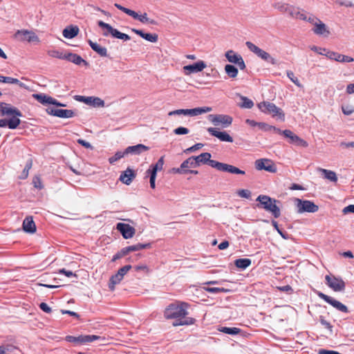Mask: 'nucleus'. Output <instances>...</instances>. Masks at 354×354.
Here are the masks:
<instances>
[{
	"label": "nucleus",
	"mask_w": 354,
	"mask_h": 354,
	"mask_svg": "<svg viewBox=\"0 0 354 354\" xmlns=\"http://www.w3.org/2000/svg\"><path fill=\"white\" fill-rule=\"evenodd\" d=\"M189 305L185 302H175L169 305L165 310L164 315L166 319H174V326L183 325H192L195 319L192 317H187Z\"/></svg>",
	"instance_id": "nucleus-1"
},
{
	"label": "nucleus",
	"mask_w": 354,
	"mask_h": 354,
	"mask_svg": "<svg viewBox=\"0 0 354 354\" xmlns=\"http://www.w3.org/2000/svg\"><path fill=\"white\" fill-rule=\"evenodd\" d=\"M21 113L10 104L1 103V127L15 129L20 124Z\"/></svg>",
	"instance_id": "nucleus-2"
},
{
	"label": "nucleus",
	"mask_w": 354,
	"mask_h": 354,
	"mask_svg": "<svg viewBox=\"0 0 354 354\" xmlns=\"http://www.w3.org/2000/svg\"><path fill=\"white\" fill-rule=\"evenodd\" d=\"M257 201L259 203L257 205L258 207H262L266 211L271 213L275 218H278L280 216L281 211L277 205V200L267 195H259L257 198Z\"/></svg>",
	"instance_id": "nucleus-3"
},
{
	"label": "nucleus",
	"mask_w": 354,
	"mask_h": 354,
	"mask_svg": "<svg viewBox=\"0 0 354 354\" xmlns=\"http://www.w3.org/2000/svg\"><path fill=\"white\" fill-rule=\"evenodd\" d=\"M259 109L266 113L272 115L281 121L285 120V114L283 111L274 104L270 102H262L257 104Z\"/></svg>",
	"instance_id": "nucleus-4"
},
{
	"label": "nucleus",
	"mask_w": 354,
	"mask_h": 354,
	"mask_svg": "<svg viewBox=\"0 0 354 354\" xmlns=\"http://www.w3.org/2000/svg\"><path fill=\"white\" fill-rule=\"evenodd\" d=\"M308 22L313 26L312 31L315 35L324 38H327L330 35V28L319 18L310 15Z\"/></svg>",
	"instance_id": "nucleus-5"
},
{
	"label": "nucleus",
	"mask_w": 354,
	"mask_h": 354,
	"mask_svg": "<svg viewBox=\"0 0 354 354\" xmlns=\"http://www.w3.org/2000/svg\"><path fill=\"white\" fill-rule=\"evenodd\" d=\"M114 6L118 9L124 12L129 16H131L134 19L138 20L140 22H141L142 24H151V25L156 24V21L154 19H150L148 17L147 12H144L142 15H139L138 12H136L131 9H129L127 8H125V7L121 6L120 4L115 3Z\"/></svg>",
	"instance_id": "nucleus-6"
},
{
	"label": "nucleus",
	"mask_w": 354,
	"mask_h": 354,
	"mask_svg": "<svg viewBox=\"0 0 354 354\" xmlns=\"http://www.w3.org/2000/svg\"><path fill=\"white\" fill-rule=\"evenodd\" d=\"M66 340L69 342H73L80 344H86L95 340H99L102 344H106V339L104 337L95 335H80L78 337L68 335L66 337Z\"/></svg>",
	"instance_id": "nucleus-7"
},
{
	"label": "nucleus",
	"mask_w": 354,
	"mask_h": 354,
	"mask_svg": "<svg viewBox=\"0 0 354 354\" xmlns=\"http://www.w3.org/2000/svg\"><path fill=\"white\" fill-rule=\"evenodd\" d=\"M293 202L299 214L304 212L315 213L319 209V207L310 201L295 198L293 199Z\"/></svg>",
	"instance_id": "nucleus-8"
},
{
	"label": "nucleus",
	"mask_w": 354,
	"mask_h": 354,
	"mask_svg": "<svg viewBox=\"0 0 354 354\" xmlns=\"http://www.w3.org/2000/svg\"><path fill=\"white\" fill-rule=\"evenodd\" d=\"M98 25L100 27H101L104 30V32H103L104 36L106 37V36L111 35L113 37L118 38V39H122L124 41H128L131 39L128 35H127L125 33L120 32L117 29L113 28L109 24H106L102 21H99Z\"/></svg>",
	"instance_id": "nucleus-9"
},
{
	"label": "nucleus",
	"mask_w": 354,
	"mask_h": 354,
	"mask_svg": "<svg viewBox=\"0 0 354 354\" xmlns=\"http://www.w3.org/2000/svg\"><path fill=\"white\" fill-rule=\"evenodd\" d=\"M245 44L251 52L254 53L257 56H258L261 59L268 62L272 65H276L277 64V61L276 60V59L272 57L268 53L260 48L253 43L250 41H247Z\"/></svg>",
	"instance_id": "nucleus-10"
},
{
	"label": "nucleus",
	"mask_w": 354,
	"mask_h": 354,
	"mask_svg": "<svg viewBox=\"0 0 354 354\" xmlns=\"http://www.w3.org/2000/svg\"><path fill=\"white\" fill-rule=\"evenodd\" d=\"M212 111V108L210 106L198 107L192 109H177L175 111H170L169 115H185L190 116H196L203 113H208Z\"/></svg>",
	"instance_id": "nucleus-11"
},
{
	"label": "nucleus",
	"mask_w": 354,
	"mask_h": 354,
	"mask_svg": "<svg viewBox=\"0 0 354 354\" xmlns=\"http://www.w3.org/2000/svg\"><path fill=\"white\" fill-rule=\"evenodd\" d=\"M132 268L131 266L127 265L118 270V271L112 275L109 279V288L113 291L116 285L119 284L123 279L124 277Z\"/></svg>",
	"instance_id": "nucleus-12"
},
{
	"label": "nucleus",
	"mask_w": 354,
	"mask_h": 354,
	"mask_svg": "<svg viewBox=\"0 0 354 354\" xmlns=\"http://www.w3.org/2000/svg\"><path fill=\"white\" fill-rule=\"evenodd\" d=\"M207 118L214 126L221 125L223 128L230 126L233 120L231 116L224 114H211Z\"/></svg>",
	"instance_id": "nucleus-13"
},
{
	"label": "nucleus",
	"mask_w": 354,
	"mask_h": 354,
	"mask_svg": "<svg viewBox=\"0 0 354 354\" xmlns=\"http://www.w3.org/2000/svg\"><path fill=\"white\" fill-rule=\"evenodd\" d=\"M15 37L21 41H27L33 44L40 43L39 37L34 32L27 30H18L15 34Z\"/></svg>",
	"instance_id": "nucleus-14"
},
{
	"label": "nucleus",
	"mask_w": 354,
	"mask_h": 354,
	"mask_svg": "<svg viewBox=\"0 0 354 354\" xmlns=\"http://www.w3.org/2000/svg\"><path fill=\"white\" fill-rule=\"evenodd\" d=\"M210 166L221 171H226L233 174H245V171L243 170H241L235 166L218 161H211Z\"/></svg>",
	"instance_id": "nucleus-15"
},
{
	"label": "nucleus",
	"mask_w": 354,
	"mask_h": 354,
	"mask_svg": "<svg viewBox=\"0 0 354 354\" xmlns=\"http://www.w3.org/2000/svg\"><path fill=\"white\" fill-rule=\"evenodd\" d=\"M75 99L78 102H83L95 108L104 107L105 106L104 101L99 97L76 95Z\"/></svg>",
	"instance_id": "nucleus-16"
},
{
	"label": "nucleus",
	"mask_w": 354,
	"mask_h": 354,
	"mask_svg": "<svg viewBox=\"0 0 354 354\" xmlns=\"http://www.w3.org/2000/svg\"><path fill=\"white\" fill-rule=\"evenodd\" d=\"M151 246V243H138L136 245H130L126 248H122L118 254H116L112 261H115V260L127 255V254H130L131 252L138 251L143 249L150 248Z\"/></svg>",
	"instance_id": "nucleus-17"
},
{
	"label": "nucleus",
	"mask_w": 354,
	"mask_h": 354,
	"mask_svg": "<svg viewBox=\"0 0 354 354\" xmlns=\"http://www.w3.org/2000/svg\"><path fill=\"white\" fill-rule=\"evenodd\" d=\"M207 67V64L203 60H198L196 62L184 66L183 71L186 76H190L194 73H197L203 71Z\"/></svg>",
	"instance_id": "nucleus-18"
},
{
	"label": "nucleus",
	"mask_w": 354,
	"mask_h": 354,
	"mask_svg": "<svg viewBox=\"0 0 354 354\" xmlns=\"http://www.w3.org/2000/svg\"><path fill=\"white\" fill-rule=\"evenodd\" d=\"M327 285L335 292L343 291L345 288V283L341 279L333 275H326L325 277Z\"/></svg>",
	"instance_id": "nucleus-19"
},
{
	"label": "nucleus",
	"mask_w": 354,
	"mask_h": 354,
	"mask_svg": "<svg viewBox=\"0 0 354 354\" xmlns=\"http://www.w3.org/2000/svg\"><path fill=\"white\" fill-rule=\"evenodd\" d=\"M255 168L257 170H265L270 173H276L277 171L274 163L270 159L262 158L255 161Z\"/></svg>",
	"instance_id": "nucleus-20"
},
{
	"label": "nucleus",
	"mask_w": 354,
	"mask_h": 354,
	"mask_svg": "<svg viewBox=\"0 0 354 354\" xmlns=\"http://www.w3.org/2000/svg\"><path fill=\"white\" fill-rule=\"evenodd\" d=\"M32 97L44 105L53 104L57 106H66V104L59 102L55 98L44 93L32 94Z\"/></svg>",
	"instance_id": "nucleus-21"
},
{
	"label": "nucleus",
	"mask_w": 354,
	"mask_h": 354,
	"mask_svg": "<svg viewBox=\"0 0 354 354\" xmlns=\"http://www.w3.org/2000/svg\"><path fill=\"white\" fill-rule=\"evenodd\" d=\"M279 133L283 134L286 138H288L289 142L292 144H295L302 147H307L308 146V144L306 141L299 138L290 130L281 131V132Z\"/></svg>",
	"instance_id": "nucleus-22"
},
{
	"label": "nucleus",
	"mask_w": 354,
	"mask_h": 354,
	"mask_svg": "<svg viewBox=\"0 0 354 354\" xmlns=\"http://www.w3.org/2000/svg\"><path fill=\"white\" fill-rule=\"evenodd\" d=\"M317 295L322 299H324L325 301L330 304L332 306H333L337 310L343 312V313H347L348 312V308L343 304H342L340 301L335 300V299L319 292L317 293Z\"/></svg>",
	"instance_id": "nucleus-23"
},
{
	"label": "nucleus",
	"mask_w": 354,
	"mask_h": 354,
	"mask_svg": "<svg viewBox=\"0 0 354 354\" xmlns=\"http://www.w3.org/2000/svg\"><path fill=\"white\" fill-rule=\"evenodd\" d=\"M116 229L121 233L125 239H131L136 233V230L129 224L124 223H118L116 225Z\"/></svg>",
	"instance_id": "nucleus-24"
},
{
	"label": "nucleus",
	"mask_w": 354,
	"mask_h": 354,
	"mask_svg": "<svg viewBox=\"0 0 354 354\" xmlns=\"http://www.w3.org/2000/svg\"><path fill=\"white\" fill-rule=\"evenodd\" d=\"M225 57L228 62L237 64L240 69L243 70L245 68V64L242 57L234 51L232 50L227 51L225 53Z\"/></svg>",
	"instance_id": "nucleus-25"
},
{
	"label": "nucleus",
	"mask_w": 354,
	"mask_h": 354,
	"mask_svg": "<svg viewBox=\"0 0 354 354\" xmlns=\"http://www.w3.org/2000/svg\"><path fill=\"white\" fill-rule=\"evenodd\" d=\"M289 15L295 19L308 21L309 17L307 16V12L299 7L292 6L290 8Z\"/></svg>",
	"instance_id": "nucleus-26"
},
{
	"label": "nucleus",
	"mask_w": 354,
	"mask_h": 354,
	"mask_svg": "<svg viewBox=\"0 0 354 354\" xmlns=\"http://www.w3.org/2000/svg\"><path fill=\"white\" fill-rule=\"evenodd\" d=\"M207 131L213 136L216 137L221 141L232 142L233 138L225 131H217L215 128L209 127L207 129Z\"/></svg>",
	"instance_id": "nucleus-27"
},
{
	"label": "nucleus",
	"mask_w": 354,
	"mask_h": 354,
	"mask_svg": "<svg viewBox=\"0 0 354 354\" xmlns=\"http://www.w3.org/2000/svg\"><path fill=\"white\" fill-rule=\"evenodd\" d=\"M149 150V147L142 144H138L133 146H129L124 150L126 156L129 154L131 155H140V153L145 152Z\"/></svg>",
	"instance_id": "nucleus-28"
},
{
	"label": "nucleus",
	"mask_w": 354,
	"mask_h": 354,
	"mask_svg": "<svg viewBox=\"0 0 354 354\" xmlns=\"http://www.w3.org/2000/svg\"><path fill=\"white\" fill-rule=\"evenodd\" d=\"M136 177L135 171L131 169L127 168L124 171H123L120 176V180L125 185H130L133 180V179Z\"/></svg>",
	"instance_id": "nucleus-29"
},
{
	"label": "nucleus",
	"mask_w": 354,
	"mask_h": 354,
	"mask_svg": "<svg viewBox=\"0 0 354 354\" xmlns=\"http://www.w3.org/2000/svg\"><path fill=\"white\" fill-rule=\"evenodd\" d=\"M212 155L209 153L205 152L202 153L199 156H194V160L196 163L197 167L200 166L201 164L208 163L210 166V162L214 161L211 160Z\"/></svg>",
	"instance_id": "nucleus-30"
},
{
	"label": "nucleus",
	"mask_w": 354,
	"mask_h": 354,
	"mask_svg": "<svg viewBox=\"0 0 354 354\" xmlns=\"http://www.w3.org/2000/svg\"><path fill=\"white\" fill-rule=\"evenodd\" d=\"M1 84H16L20 88H23L27 90L29 89V86H28L26 84L20 82L18 79L12 77H6L1 75Z\"/></svg>",
	"instance_id": "nucleus-31"
},
{
	"label": "nucleus",
	"mask_w": 354,
	"mask_h": 354,
	"mask_svg": "<svg viewBox=\"0 0 354 354\" xmlns=\"http://www.w3.org/2000/svg\"><path fill=\"white\" fill-rule=\"evenodd\" d=\"M23 229L27 233L32 234L36 231V225L32 217H26L23 222Z\"/></svg>",
	"instance_id": "nucleus-32"
},
{
	"label": "nucleus",
	"mask_w": 354,
	"mask_h": 354,
	"mask_svg": "<svg viewBox=\"0 0 354 354\" xmlns=\"http://www.w3.org/2000/svg\"><path fill=\"white\" fill-rule=\"evenodd\" d=\"M131 30L136 35L140 36L142 38L150 42L156 43L158 41V35L156 34L145 33L141 30H138L135 28H133Z\"/></svg>",
	"instance_id": "nucleus-33"
},
{
	"label": "nucleus",
	"mask_w": 354,
	"mask_h": 354,
	"mask_svg": "<svg viewBox=\"0 0 354 354\" xmlns=\"http://www.w3.org/2000/svg\"><path fill=\"white\" fill-rule=\"evenodd\" d=\"M317 171L320 172L324 178L333 183L337 181V176L335 171L322 168H317Z\"/></svg>",
	"instance_id": "nucleus-34"
},
{
	"label": "nucleus",
	"mask_w": 354,
	"mask_h": 354,
	"mask_svg": "<svg viewBox=\"0 0 354 354\" xmlns=\"http://www.w3.org/2000/svg\"><path fill=\"white\" fill-rule=\"evenodd\" d=\"M65 59L77 65L84 64L86 66L88 64V63L84 59H83L80 55L71 53H66Z\"/></svg>",
	"instance_id": "nucleus-35"
},
{
	"label": "nucleus",
	"mask_w": 354,
	"mask_h": 354,
	"mask_svg": "<svg viewBox=\"0 0 354 354\" xmlns=\"http://www.w3.org/2000/svg\"><path fill=\"white\" fill-rule=\"evenodd\" d=\"M164 165V157L162 156L160 158V159L158 160V162L150 167V168L147 171V173L148 174H153L156 176L157 172L158 171H161L163 168Z\"/></svg>",
	"instance_id": "nucleus-36"
},
{
	"label": "nucleus",
	"mask_w": 354,
	"mask_h": 354,
	"mask_svg": "<svg viewBox=\"0 0 354 354\" xmlns=\"http://www.w3.org/2000/svg\"><path fill=\"white\" fill-rule=\"evenodd\" d=\"M88 44L91 46V48L96 52L97 54H99L102 57H106L107 56V50L105 47L102 46L96 42H93L91 40L88 41Z\"/></svg>",
	"instance_id": "nucleus-37"
},
{
	"label": "nucleus",
	"mask_w": 354,
	"mask_h": 354,
	"mask_svg": "<svg viewBox=\"0 0 354 354\" xmlns=\"http://www.w3.org/2000/svg\"><path fill=\"white\" fill-rule=\"evenodd\" d=\"M79 28L76 26L67 27L63 30V36L67 39H72L77 35Z\"/></svg>",
	"instance_id": "nucleus-38"
},
{
	"label": "nucleus",
	"mask_w": 354,
	"mask_h": 354,
	"mask_svg": "<svg viewBox=\"0 0 354 354\" xmlns=\"http://www.w3.org/2000/svg\"><path fill=\"white\" fill-rule=\"evenodd\" d=\"M185 174L188 173V170L190 168L197 167L196 163L194 160V156L189 157L180 165Z\"/></svg>",
	"instance_id": "nucleus-39"
},
{
	"label": "nucleus",
	"mask_w": 354,
	"mask_h": 354,
	"mask_svg": "<svg viewBox=\"0 0 354 354\" xmlns=\"http://www.w3.org/2000/svg\"><path fill=\"white\" fill-rule=\"evenodd\" d=\"M326 57H327L330 59L335 60L338 62H345L346 55L339 54L334 51L327 52V53L326 54Z\"/></svg>",
	"instance_id": "nucleus-40"
},
{
	"label": "nucleus",
	"mask_w": 354,
	"mask_h": 354,
	"mask_svg": "<svg viewBox=\"0 0 354 354\" xmlns=\"http://www.w3.org/2000/svg\"><path fill=\"white\" fill-rule=\"evenodd\" d=\"M241 102L239 103V106L243 109H251L254 106V102L247 97L240 95Z\"/></svg>",
	"instance_id": "nucleus-41"
},
{
	"label": "nucleus",
	"mask_w": 354,
	"mask_h": 354,
	"mask_svg": "<svg viewBox=\"0 0 354 354\" xmlns=\"http://www.w3.org/2000/svg\"><path fill=\"white\" fill-rule=\"evenodd\" d=\"M251 265V260L250 259H239L235 261V266L244 270Z\"/></svg>",
	"instance_id": "nucleus-42"
},
{
	"label": "nucleus",
	"mask_w": 354,
	"mask_h": 354,
	"mask_svg": "<svg viewBox=\"0 0 354 354\" xmlns=\"http://www.w3.org/2000/svg\"><path fill=\"white\" fill-rule=\"evenodd\" d=\"M225 72L230 77L232 78L236 77L239 73L238 69L233 65L230 64L225 65Z\"/></svg>",
	"instance_id": "nucleus-43"
},
{
	"label": "nucleus",
	"mask_w": 354,
	"mask_h": 354,
	"mask_svg": "<svg viewBox=\"0 0 354 354\" xmlns=\"http://www.w3.org/2000/svg\"><path fill=\"white\" fill-rule=\"evenodd\" d=\"M73 111L69 109H58L57 117L60 118H71L74 117Z\"/></svg>",
	"instance_id": "nucleus-44"
},
{
	"label": "nucleus",
	"mask_w": 354,
	"mask_h": 354,
	"mask_svg": "<svg viewBox=\"0 0 354 354\" xmlns=\"http://www.w3.org/2000/svg\"><path fill=\"white\" fill-rule=\"evenodd\" d=\"M218 331L222 332L225 334L228 335H237L241 332V330L236 327H225V326H221L218 328Z\"/></svg>",
	"instance_id": "nucleus-45"
},
{
	"label": "nucleus",
	"mask_w": 354,
	"mask_h": 354,
	"mask_svg": "<svg viewBox=\"0 0 354 354\" xmlns=\"http://www.w3.org/2000/svg\"><path fill=\"white\" fill-rule=\"evenodd\" d=\"M17 348L11 344L1 346V354H17Z\"/></svg>",
	"instance_id": "nucleus-46"
},
{
	"label": "nucleus",
	"mask_w": 354,
	"mask_h": 354,
	"mask_svg": "<svg viewBox=\"0 0 354 354\" xmlns=\"http://www.w3.org/2000/svg\"><path fill=\"white\" fill-rule=\"evenodd\" d=\"M259 129H261V130H263V131H273L276 133H281V130H280L279 129H277L274 126H271L267 123H265V122H260L259 123Z\"/></svg>",
	"instance_id": "nucleus-47"
},
{
	"label": "nucleus",
	"mask_w": 354,
	"mask_h": 354,
	"mask_svg": "<svg viewBox=\"0 0 354 354\" xmlns=\"http://www.w3.org/2000/svg\"><path fill=\"white\" fill-rule=\"evenodd\" d=\"M48 55L52 57L58 58L60 59H65L66 53H64L57 50H50L48 51Z\"/></svg>",
	"instance_id": "nucleus-48"
},
{
	"label": "nucleus",
	"mask_w": 354,
	"mask_h": 354,
	"mask_svg": "<svg viewBox=\"0 0 354 354\" xmlns=\"http://www.w3.org/2000/svg\"><path fill=\"white\" fill-rule=\"evenodd\" d=\"M126 156V153H124V151H117L114 156L110 157L109 158V162L110 164H113L114 162H115L116 161L119 160L120 159H121L122 158Z\"/></svg>",
	"instance_id": "nucleus-49"
},
{
	"label": "nucleus",
	"mask_w": 354,
	"mask_h": 354,
	"mask_svg": "<svg viewBox=\"0 0 354 354\" xmlns=\"http://www.w3.org/2000/svg\"><path fill=\"white\" fill-rule=\"evenodd\" d=\"M292 6L286 4V3H277L275 6V8L283 13H288L289 14Z\"/></svg>",
	"instance_id": "nucleus-50"
},
{
	"label": "nucleus",
	"mask_w": 354,
	"mask_h": 354,
	"mask_svg": "<svg viewBox=\"0 0 354 354\" xmlns=\"http://www.w3.org/2000/svg\"><path fill=\"white\" fill-rule=\"evenodd\" d=\"M288 77L298 87H302V85L301 84L299 80L297 77L295 76V74L292 71H288L286 72Z\"/></svg>",
	"instance_id": "nucleus-51"
},
{
	"label": "nucleus",
	"mask_w": 354,
	"mask_h": 354,
	"mask_svg": "<svg viewBox=\"0 0 354 354\" xmlns=\"http://www.w3.org/2000/svg\"><path fill=\"white\" fill-rule=\"evenodd\" d=\"M310 48L311 50L317 53V54L325 55L327 53V52H330L331 50H329L325 48L318 47L316 46H310Z\"/></svg>",
	"instance_id": "nucleus-52"
},
{
	"label": "nucleus",
	"mask_w": 354,
	"mask_h": 354,
	"mask_svg": "<svg viewBox=\"0 0 354 354\" xmlns=\"http://www.w3.org/2000/svg\"><path fill=\"white\" fill-rule=\"evenodd\" d=\"M236 194L239 197L247 199L250 198L251 196V192L245 189L238 190Z\"/></svg>",
	"instance_id": "nucleus-53"
},
{
	"label": "nucleus",
	"mask_w": 354,
	"mask_h": 354,
	"mask_svg": "<svg viewBox=\"0 0 354 354\" xmlns=\"http://www.w3.org/2000/svg\"><path fill=\"white\" fill-rule=\"evenodd\" d=\"M203 147V144H202V143H197V144L193 145L192 147L186 149L184 151V152L185 153H191V152H194V151H195L196 150H198V149H201Z\"/></svg>",
	"instance_id": "nucleus-54"
},
{
	"label": "nucleus",
	"mask_w": 354,
	"mask_h": 354,
	"mask_svg": "<svg viewBox=\"0 0 354 354\" xmlns=\"http://www.w3.org/2000/svg\"><path fill=\"white\" fill-rule=\"evenodd\" d=\"M342 110L344 114L349 115L354 112V107L351 105H344L342 106Z\"/></svg>",
	"instance_id": "nucleus-55"
},
{
	"label": "nucleus",
	"mask_w": 354,
	"mask_h": 354,
	"mask_svg": "<svg viewBox=\"0 0 354 354\" xmlns=\"http://www.w3.org/2000/svg\"><path fill=\"white\" fill-rule=\"evenodd\" d=\"M134 269L138 272H143L147 274L150 272L149 267L145 264L138 265L134 267Z\"/></svg>",
	"instance_id": "nucleus-56"
},
{
	"label": "nucleus",
	"mask_w": 354,
	"mask_h": 354,
	"mask_svg": "<svg viewBox=\"0 0 354 354\" xmlns=\"http://www.w3.org/2000/svg\"><path fill=\"white\" fill-rule=\"evenodd\" d=\"M189 132V129L186 127H180L174 130V133L176 135H185Z\"/></svg>",
	"instance_id": "nucleus-57"
},
{
	"label": "nucleus",
	"mask_w": 354,
	"mask_h": 354,
	"mask_svg": "<svg viewBox=\"0 0 354 354\" xmlns=\"http://www.w3.org/2000/svg\"><path fill=\"white\" fill-rule=\"evenodd\" d=\"M272 225L274 226V229L277 231V232L281 236V237L284 239H288V235L284 234L279 228V226H278V224L277 223V221H272Z\"/></svg>",
	"instance_id": "nucleus-58"
},
{
	"label": "nucleus",
	"mask_w": 354,
	"mask_h": 354,
	"mask_svg": "<svg viewBox=\"0 0 354 354\" xmlns=\"http://www.w3.org/2000/svg\"><path fill=\"white\" fill-rule=\"evenodd\" d=\"M59 274H64L67 277H77V275L75 273H73L72 271L66 270H65L64 268L59 270Z\"/></svg>",
	"instance_id": "nucleus-59"
},
{
	"label": "nucleus",
	"mask_w": 354,
	"mask_h": 354,
	"mask_svg": "<svg viewBox=\"0 0 354 354\" xmlns=\"http://www.w3.org/2000/svg\"><path fill=\"white\" fill-rule=\"evenodd\" d=\"M245 123L251 127H253V128L257 127L258 129L259 128L260 122H256L254 120L246 119Z\"/></svg>",
	"instance_id": "nucleus-60"
},
{
	"label": "nucleus",
	"mask_w": 354,
	"mask_h": 354,
	"mask_svg": "<svg viewBox=\"0 0 354 354\" xmlns=\"http://www.w3.org/2000/svg\"><path fill=\"white\" fill-rule=\"evenodd\" d=\"M58 112V109L54 108V107H48L46 109V113L48 115L56 116Z\"/></svg>",
	"instance_id": "nucleus-61"
},
{
	"label": "nucleus",
	"mask_w": 354,
	"mask_h": 354,
	"mask_svg": "<svg viewBox=\"0 0 354 354\" xmlns=\"http://www.w3.org/2000/svg\"><path fill=\"white\" fill-rule=\"evenodd\" d=\"M33 185L35 187L41 189L43 187L41 180L39 177H35L33 179Z\"/></svg>",
	"instance_id": "nucleus-62"
},
{
	"label": "nucleus",
	"mask_w": 354,
	"mask_h": 354,
	"mask_svg": "<svg viewBox=\"0 0 354 354\" xmlns=\"http://www.w3.org/2000/svg\"><path fill=\"white\" fill-rule=\"evenodd\" d=\"M354 213V205H349L343 209L344 214Z\"/></svg>",
	"instance_id": "nucleus-63"
},
{
	"label": "nucleus",
	"mask_w": 354,
	"mask_h": 354,
	"mask_svg": "<svg viewBox=\"0 0 354 354\" xmlns=\"http://www.w3.org/2000/svg\"><path fill=\"white\" fill-rule=\"evenodd\" d=\"M346 92L348 94H354V83L348 84L346 86Z\"/></svg>",
	"instance_id": "nucleus-64"
}]
</instances>
